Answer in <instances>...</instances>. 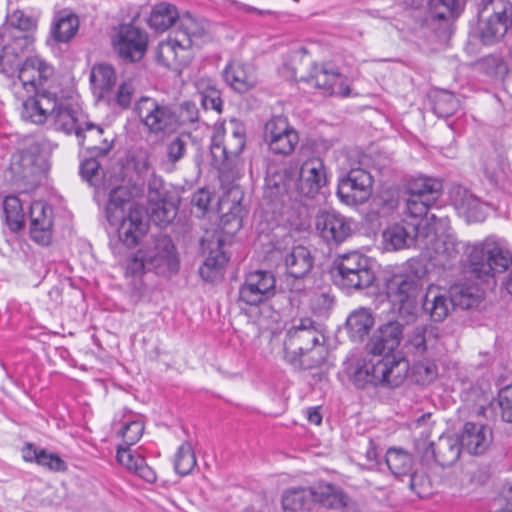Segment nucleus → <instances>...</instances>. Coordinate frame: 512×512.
<instances>
[{
    "instance_id": "nucleus-59",
    "label": "nucleus",
    "mask_w": 512,
    "mask_h": 512,
    "mask_svg": "<svg viewBox=\"0 0 512 512\" xmlns=\"http://www.w3.org/2000/svg\"><path fill=\"white\" fill-rule=\"evenodd\" d=\"M498 397L502 419L512 423V385L501 389Z\"/></svg>"
},
{
    "instance_id": "nucleus-56",
    "label": "nucleus",
    "mask_w": 512,
    "mask_h": 512,
    "mask_svg": "<svg viewBox=\"0 0 512 512\" xmlns=\"http://www.w3.org/2000/svg\"><path fill=\"white\" fill-rule=\"evenodd\" d=\"M479 65L489 75L502 76L507 72V67L502 58L496 55H488L482 58Z\"/></svg>"
},
{
    "instance_id": "nucleus-4",
    "label": "nucleus",
    "mask_w": 512,
    "mask_h": 512,
    "mask_svg": "<svg viewBox=\"0 0 512 512\" xmlns=\"http://www.w3.org/2000/svg\"><path fill=\"white\" fill-rule=\"evenodd\" d=\"M179 259L171 238L159 234L151 236L137 252L131 254L125 262L126 274L139 276L146 271L159 275L177 272Z\"/></svg>"
},
{
    "instance_id": "nucleus-40",
    "label": "nucleus",
    "mask_w": 512,
    "mask_h": 512,
    "mask_svg": "<svg viewBox=\"0 0 512 512\" xmlns=\"http://www.w3.org/2000/svg\"><path fill=\"white\" fill-rule=\"evenodd\" d=\"M179 12L175 5L168 2H160L152 7L148 20L149 26L160 32L168 30L177 20L180 24Z\"/></svg>"
},
{
    "instance_id": "nucleus-36",
    "label": "nucleus",
    "mask_w": 512,
    "mask_h": 512,
    "mask_svg": "<svg viewBox=\"0 0 512 512\" xmlns=\"http://www.w3.org/2000/svg\"><path fill=\"white\" fill-rule=\"evenodd\" d=\"M315 504L326 508L340 509L349 506L350 499L343 490L331 483L319 482L312 486Z\"/></svg>"
},
{
    "instance_id": "nucleus-63",
    "label": "nucleus",
    "mask_w": 512,
    "mask_h": 512,
    "mask_svg": "<svg viewBox=\"0 0 512 512\" xmlns=\"http://www.w3.org/2000/svg\"><path fill=\"white\" fill-rule=\"evenodd\" d=\"M350 93L351 89L347 83V78L337 72V80H332L326 94L347 97Z\"/></svg>"
},
{
    "instance_id": "nucleus-14",
    "label": "nucleus",
    "mask_w": 512,
    "mask_h": 512,
    "mask_svg": "<svg viewBox=\"0 0 512 512\" xmlns=\"http://www.w3.org/2000/svg\"><path fill=\"white\" fill-rule=\"evenodd\" d=\"M245 146L244 127L237 121H230L225 128H218L211 142V154L215 160L227 161L241 154Z\"/></svg>"
},
{
    "instance_id": "nucleus-33",
    "label": "nucleus",
    "mask_w": 512,
    "mask_h": 512,
    "mask_svg": "<svg viewBox=\"0 0 512 512\" xmlns=\"http://www.w3.org/2000/svg\"><path fill=\"white\" fill-rule=\"evenodd\" d=\"M454 308L451 296L442 293L438 287L430 286L423 298L422 309L435 322L443 321Z\"/></svg>"
},
{
    "instance_id": "nucleus-22",
    "label": "nucleus",
    "mask_w": 512,
    "mask_h": 512,
    "mask_svg": "<svg viewBox=\"0 0 512 512\" xmlns=\"http://www.w3.org/2000/svg\"><path fill=\"white\" fill-rule=\"evenodd\" d=\"M326 181V171L322 159L306 160L300 168L299 179L296 181L299 198L302 196L313 198L326 184Z\"/></svg>"
},
{
    "instance_id": "nucleus-30",
    "label": "nucleus",
    "mask_w": 512,
    "mask_h": 512,
    "mask_svg": "<svg viewBox=\"0 0 512 512\" xmlns=\"http://www.w3.org/2000/svg\"><path fill=\"white\" fill-rule=\"evenodd\" d=\"M223 76L225 82L239 93L249 91L257 83L254 67L238 60L231 61L225 67Z\"/></svg>"
},
{
    "instance_id": "nucleus-11",
    "label": "nucleus",
    "mask_w": 512,
    "mask_h": 512,
    "mask_svg": "<svg viewBox=\"0 0 512 512\" xmlns=\"http://www.w3.org/2000/svg\"><path fill=\"white\" fill-rule=\"evenodd\" d=\"M507 4L504 0H482L479 12L478 35L482 43L498 42L507 32Z\"/></svg>"
},
{
    "instance_id": "nucleus-53",
    "label": "nucleus",
    "mask_w": 512,
    "mask_h": 512,
    "mask_svg": "<svg viewBox=\"0 0 512 512\" xmlns=\"http://www.w3.org/2000/svg\"><path fill=\"white\" fill-rule=\"evenodd\" d=\"M188 142L189 136L182 134L172 138L166 143V161L167 164L172 166V168L186 154Z\"/></svg>"
},
{
    "instance_id": "nucleus-41",
    "label": "nucleus",
    "mask_w": 512,
    "mask_h": 512,
    "mask_svg": "<svg viewBox=\"0 0 512 512\" xmlns=\"http://www.w3.org/2000/svg\"><path fill=\"white\" fill-rule=\"evenodd\" d=\"M374 325V317L369 309L359 308L350 313L346 327L354 341H363Z\"/></svg>"
},
{
    "instance_id": "nucleus-62",
    "label": "nucleus",
    "mask_w": 512,
    "mask_h": 512,
    "mask_svg": "<svg viewBox=\"0 0 512 512\" xmlns=\"http://www.w3.org/2000/svg\"><path fill=\"white\" fill-rule=\"evenodd\" d=\"M135 91V87L131 81L123 82L117 92L116 102L122 108H128Z\"/></svg>"
},
{
    "instance_id": "nucleus-34",
    "label": "nucleus",
    "mask_w": 512,
    "mask_h": 512,
    "mask_svg": "<svg viewBox=\"0 0 512 512\" xmlns=\"http://www.w3.org/2000/svg\"><path fill=\"white\" fill-rule=\"evenodd\" d=\"M381 355L371 354L368 358L357 364L352 373V381L359 388H365L368 385H381V373L383 367L380 365Z\"/></svg>"
},
{
    "instance_id": "nucleus-57",
    "label": "nucleus",
    "mask_w": 512,
    "mask_h": 512,
    "mask_svg": "<svg viewBox=\"0 0 512 512\" xmlns=\"http://www.w3.org/2000/svg\"><path fill=\"white\" fill-rule=\"evenodd\" d=\"M416 381L420 384H428L437 376V367L433 362H420L414 366Z\"/></svg>"
},
{
    "instance_id": "nucleus-49",
    "label": "nucleus",
    "mask_w": 512,
    "mask_h": 512,
    "mask_svg": "<svg viewBox=\"0 0 512 512\" xmlns=\"http://www.w3.org/2000/svg\"><path fill=\"white\" fill-rule=\"evenodd\" d=\"M148 209L150 219L157 225L169 224L177 214L175 205L167 199L150 204Z\"/></svg>"
},
{
    "instance_id": "nucleus-52",
    "label": "nucleus",
    "mask_w": 512,
    "mask_h": 512,
    "mask_svg": "<svg viewBox=\"0 0 512 512\" xmlns=\"http://www.w3.org/2000/svg\"><path fill=\"white\" fill-rule=\"evenodd\" d=\"M163 106L164 104L159 103L156 99L145 96L135 103L134 112L142 125L147 128L148 123L158 114L157 110H160Z\"/></svg>"
},
{
    "instance_id": "nucleus-60",
    "label": "nucleus",
    "mask_w": 512,
    "mask_h": 512,
    "mask_svg": "<svg viewBox=\"0 0 512 512\" xmlns=\"http://www.w3.org/2000/svg\"><path fill=\"white\" fill-rule=\"evenodd\" d=\"M37 463L53 471L66 470L65 462L58 455L47 453L45 450H39Z\"/></svg>"
},
{
    "instance_id": "nucleus-29",
    "label": "nucleus",
    "mask_w": 512,
    "mask_h": 512,
    "mask_svg": "<svg viewBox=\"0 0 512 512\" xmlns=\"http://www.w3.org/2000/svg\"><path fill=\"white\" fill-rule=\"evenodd\" d=\"M440 330L437 326L426 324L415 327L407 336L405 349L407 353L422 356L437 348Z\"/></svg>"
},
{
    "instance_id": "nucleus-3",
    "label": "nucleus",
    "mask_w": 512,
    "mask_h": 512,
    "mask_svg": "<svg viewBox=\"0 0 512 512\" xmlns=\"http://www.w3.org/2000/svg\"><path fill=\"white\" fill-rule=\"evenodd\" d=\"M284 350L286 359L294 366L302 369L317 367L326 356L324 335L311 319H301L287 331Z\"/></svg>"
},
{
    "instance_id": "nucleus-58",
    "label": "nucleus",
    "mask_w": 512,
    "mask_h": 512,
    "mask_svg": "<svg viewBox=\"0 0 512 512\" xmlns=\"http://www.w3.org/2000/svg\"><path fill=\"white\" fill-rule=\"evenodd\" d=\"M410 489L419 497H426L431 493V482L424 473L415 472L410 475Z\"/></svg>"
},
{
    "instance_id": "nucleus-9",
    "label": "nucleus",
    "mask_w": 512,
    "mask_h": 512,
    "mask_svg": "<svg viewBox=\"0 0 512 512\" xmlns=\"http://www.w3.org/2000/svg\"><path fill=\"white\" fill-rule=\"evenodd\" d=\"M387 227L383 240L387 249L400 250L412 245L428 247L435 241V229L431 225L421 226L419 216H409Z\"/></svg>"
},
{
    "instance_id": "nucleus-17",
    "label": "nucleus",
    "mask_w": 512,
    "mask_h": 512,
    "mask_svg": "<svg viewBox=\"0 0 512 512\" xmlns=\"http://www.w3.org/2000/svg\"><path fill=\"white\" fill-rule=\"evenodd\" d=\"M373 179L369 172L361 169H351L346 177L338 184L337 195L347 205L362 204L371 195Z\"/></svg>"
},
{
    "instance_id": "nucleus-61",
    "label": "nucleus",
    "mask_w": 512,
    "mask_h": 512,
    "mask_svg": "<svg viewBox=\"0 0 512 512\" xmlns=\"http://www.w3.org/2000/svg\"><path fill=\"white\" fill-rule=\"evenodd\" d=\"M80 174L86 181L91 184L97 181L100 174V164L96 160V157L92 156L81 163Z\"/></svg>"
},
{
    "instance_id": "nucleus-31",
    "label": "nucleus",
    "mask_w": 512,
    "mask_h": 512,
    "mask_svg": "<svg viewBox=\"0 0 512 512\" xmlns=\"http://www.w3.org/2000/svg\"><path fill=\"white\" fill-rule=\"evenodd\" d=\"M451 200L455 208L466 217L468 222L484 221L486 217L484 205L464 187H454L451 191Z\"/></svg>"
},
{
    "instance_id": "nucleus-28",
    "label": "nucleus",
    "mask_w": 512,
    "mask_h": 512,
    "mask_svg": "<svg viewBox=\"0 0 512 512\" xmlns=\"http://www.w3.org/2000/svg\"><path fill=\"white\" fill-rule=\"evenodd\" d=\"M143 191V185L137 182L130 185H120L112 189L106 206L108 221L113 225L117 224L120 217H122L124 206L130 199L141 196Z\"/></svg>"
},
{
    "instance_id": "nucleus-35",
    "label": "nucleus",
    "mask_w": 512,
    "mask_h": 512,
    "mask_svg": "<svg viewBox=\"0 0 512 512\" xmlns=\"http://www.w3.org/2000/svg\"><path fill=\"white\" fill-rule=\"evenodd\" d=\"M116 457L122 466L136 473L144 481L154 483L157 480L156 472L147 465L141 454L136 453L130 448L119 446Z\"/></svg>"
},
{
    "instance_id": "nucleus-18",
    "label": "nucleus",
    "mask_w": 512,
    "mask_h": 512,
    "mask_svg": "<svg viewBox=\"0 0 512 512\" xmlns=\"http://www.w3.org/2000/svg\"><path fill=\"white\" fill-rule=\"evenodd\" d=\"M274 294V276L261 270L249 273L239 289V299L248 305H258Z\"/></svg>"
},
{
    "instance_id": "nucleus-21",
    "label": "nucleus",
    "mask_w": 512,
    "mask_h": 512,
    "mask_svg": "<svg viewBox=\"0 0 512 512\" xmlns=\"http://www.w3.org/2000/svg\"><path fill=\"white\" fill-rule=\"evenodd\" d=\"M458 0H429L427 22L439 38L447 39L453 21L460 15Z\"/></svg>"
},
{
    "instance_id": "nucleus-5",
    "label": "nucleus",
    "mask_w": 512,
    "mask_h": 512,
    "mask_svg": "<svg viewBox=\"0 0 512 512\" xmlns=\"http://www.w3.org/2000/svg\"><path fill=\"white\" fill-rule=\"evenodd\" d=\"M242 227V218L236 212L225 213L220 220V229L206 232L201 240L204 261L199 269L200 276L207 282H215L223 276L229 257L224 246Z\"/></svg>"
},
{
    "instance_id": "nucleus-50",
    "label": "nucleus",
    "mask_w": 512,
    "mask_h": 512,
    "mask_svg": "<svg viewBox=\"0 0 512 512\" xmlns=\"http://www.w3.org/2000/svg\"><path fill=\"white\" fill-rule=\"evenodd\" d=\"M459 108V101L454 94L440 91L433 98V111L438 117H449Z\"/></svg>"
},
{
    "instance_id": "nucleus-39",
    "label": "nucleus",
    "mask_w": 512,
    "mask_h": 512,
    "mask_svg": "<svg viewBox=\"0 0 512 512\" xmlns=\"http://www.w3.org/2000/svg\"><path fill=\"white\" fill-rule=\"evenodd\" d=\"M285 266L289 276L297 279L306 276L313 267V258L308 248L295 246L285 256Z\"/></svg>"
},
{
    "instance_id": "nucleus-45",
    "label": "nucleus",
    "mask_w": 512,
    "mask_h": 512,
    "mask_svg": "<svg viewBox=\"0 0 512 512\" xmlns=\"http://www.w3.org/2000/svg\"><path fill=\"white\" fill-rule=\"evenodd\" d=\"M31 45V39L29 37L15 36L14 44H11L7 40L1 43L2 47L0 50V71H5V66L12 67L19 53H22Z\"/></svg>"
},
{
    "instance_id": "nucleus-54",
    "label": "nucleus",
    "mask_w": 512,
    "mask_h": 512,
    "mask_svg": "<svg viewBox=\"0 0 512 512\" xmlns=\"http://www.w3.org/2000/svg\"><path fill=\"white\" fill-rule=\"evenodd\" d=\"M332 80H337V71L328 68L326 65L314 66L307 81L313 84L316 88L323 90L326 94L327 90L332 83Z\"/></svg>"
},
{
    "instance_id": "nucleus-48",
    "label": "nucleus",
    "mask_w": 512,
    "mask_h": 512,
    "mask_svg": "<svg viewBox=\"0 0 512 512\" xmlns=\"http://www.w3.org/2000/svg\"><path fill=\"white\" fill-rule=\"evenodd\" d=\"M79 27L78 17L74 14L61 15L57 18L52 33L58 42H67L76 34Z\"/></svg>"
},
{
    "instance_id": "nucleus-6",
    "label": "nucleus",
    "mask_w": 512,
    "mask_h": 512,
    "mask_svg": "<svg viewBox=\"0 0 512 512\" xmlns=\"http://www.w3.org/2000/svg\"><path fill=\"white\" fill-rule=\"evenodd\" d=\"M205 34L206 28L202 22L190 14H184L180 18L174 37H169L158 44L156 50L158 63L173 69L188 64L191 59L190 49L199 45Z\"/></svg>"
},
{
    "instance_id": "nucleus-51",
    "label": "nucleus",
    "mask_w": 512,
    "mask_h": 512,
    "mask_svg": "<svg viewBox=\"0 0 512 512\" xmlns=\"http://www.w3.org/2000/svg\"><path fill=\"white\" fill-rule=\"evenodd\" d=\"M196 466V457L190 443L184 442L175 455L174 467L178 474L188 475Z\"/></svg>"
},
{
    "instance_id": "nucleus-16",
    "label": "nucleus",
    "mask_w": 512,
    "mask_h": 512,
    "mask_svg": "<svg viewBox=\"0 0 512 512\" xmlns=\"http://www.w3.org/2000/svg\"><path fill=\"white\" fill-rule=\"evenodd\" d=\"M112 42L122 58L133 62L143 57L147 49L148 35L132 24H121L116 29Z\"/></svg>"
},
{
    "instance_id": "nucleus-32",
    "label": "nucleus",
    "mask_w": 512,
    "mask_h": 512,
    "mask_svg": "<svg viewBox=\"0 0 512 512\" xmlns=\"http://www.w3.org/2000/svg\"><path fill=\"white\" fill-rule=\"evenodd\" d=\"M36 26L37 20L34 17L26 15L21 10H16L8 16L6 24L0 29V44L5 40L14 44L15 36L29 37L32 43L33 39L26 32L34 30Z\"/></svg>"
},
{
    "instance_id": "nucleus-26",
    "label": "nucleus",
    "mask_w": 512,
    "mask_h": 512,
    "mask_svg": "<svg viewBox=\"0 0 512 512\" xmlns=\"http://www.w3.org/2000/svg\"><path fill=\"white\" fill-rule=\"evenodd\" d=\"M29 216L32 239L41 245H48L52 237V208L42 201H35L30 206Z\"/></svg>"
},
{
    "instance_id": "nucleus-25",
    "label": "nucleus",
    "mask_w": 512,
    "mask_h": 512,
    "mask_svg": "<svg viewBox=\"0 0 512 512\" xmlns=\"http://www.w3.org/2000/svg\"><path fill=\"white\" fill-rule=\"evenodd\" d=\"M119 221L118 235L127 246L136 245L148 229L147 211L142 206H131L128 215H122Z\"/></svg>"
},
{
    "instance_id": "nucleus-23",
    "label": "nucleus",
    "mask_w": 512,
    "mask_h": 512,
    "mask_svg": "<svg viewBox=\"0 0 512 512\" xmlns=\"http://www.w3.org/2000/svg\"><path fill=\"white\" fill-rule=\"evenodd\" d=\"M79 146L85 148L92 156L107 155L113 147L114 137L111 133L90 121H87L76 136Z\"/></svg>"
},
{
    "instance_id": "nucleus-19",
    "label": "nucleus",
    "mask_w": 512,
    "mask_h": 512,
    "mask_svg": "<svg viewBox=\"0 0 512 512\" xmlns=\"http://www.w3.org/2000/svg\"><path fill=\"white\" fill-rule=\"evenodd\" d=\"M352 221L335 210H320L315 226L320 236L328 243H341L351 236Z\"/></svg>"
},
{
    "instance_id": "nucleus-47",
    "label": "nucleus",
    "mask_w": 512,
    "mask_h": 512,
    "mask_svg": "<svg viewBox=\"0 0 512 512\" xmlns=\"http://www.w3.org/2000/svg\"><path fill=\"white\" fill-rule=\"evenodd\" d=\"M3 210L8 227L18 231L24 226V212L20 200L16 196H7L3 202Z\"/></svg>"
},
{
    "instance_id": "nucleus-38",
    "label": "nucleus",
    "mask_w": 512,
    "mask_h": 512,
    "mask_svg": "<svg viewBox=\"0 0 512 512\" xmlns=\"http://www.w3.org/2000/svg\"><path fill=\"white\" fill-rule=\"evenodd\" d=\"M315 504L312 486L291 487L282 494V508L286 512H298L300 510H311Z\"/></svg>"
},
{
    "instance_id": "nucleus-64",
    "label": "nucleus",
    "mask_w": 512,
    "mask_h": 512,
    "mask_svg": "<svg viewBox=\"0 0 512 512\" xmlns=\"http://www.w3.org/2000/svg\"><path fill=\"white\" fill-rule=\"evenodd\" d=\"M179 126L186 123H193L198 119V109L194 103L184 102L180 106V114L177 115Z\"/></svg>"
},
{
    "instance_id": "nucleus-24",
    "label": "nucleus",
    "mask_w": 512,
    "mask_h": 512,
    "mask_svg": "<svg viewBox=\"0 0 512 512\" xmlns=\"http://www.w3.org/2000/svg\"><path fill=\"white\" fill-rule=\"evenodd\" d=\"M403 337V326L398 321H389L381 325L373 334L368 349L371 354L393 355Z\"/></svg>"
},
{
    "instance_id": "nucleus-37",
    "label": "nucleus",
    "mask_w": 512,
    "mask_h": 512,
    "mask_svg": "<svg viewBox=\"0 0 512 512\" xmlns=\"http://www.w3.org/2000/svg\"><path fill=\"white\" fill-rule=\"evenodd\" d=\"M380 365L383 367L381 373V385L397 387L403 383L407 377L409 364L403 358H396L394 355H384L380 359Z\"/></svg>"
},
{
    "instance_id": "nucleus-2",
    "label": "nucleus",
    "mask_w": 512,
    "mask_h": 512,
    "mask_svg": "<svg viewBox=\"0 0 512 512\" xmlns=\"http://www.w3.org/2000/svg\"><path fill=\"white\" fill-rule=\"evenodd\" d=\"M436 252L449 261L463 252L467 271L482 282H488L496 273L505 272L512 264V253L492 238L469 244L448 234L438 243Z\"/></svg>"
},
{
    "instance_id": "nucleus-27",
    "label": "nucleus",
    "mask_w": 512,
    "mask_h": 512,
    "mask_svg": "<svg viewBox=\"0 0 512 512\" xmlns=\"http://www.w3.org/2000/svg\"><path fill=\"white\" fill-rule=\"evenodd\" d=\"M492 431L483 424L467 422L462 430L460 445L471 455H482L492 443Z\"/></svg>"
},
{
    "instance_id": "nucleus-13",
    "label": "nucleus",
    "mask_w": 512,
    "mask_h": 512,
    "mask_svg": "<svg viewBox=\"0 0 512 512\" xmlns=\"http://www.w3.org/2000/svg\"><path fill=\"white\" fill-rule=\"evenodd\" d=\"M263 139L272 153L283 156L292 154L299 143L297 131L283 116H275L266 122Z\"/></svg>"
},
{
    "instance_id": "nucleus-10",
    "label": "nucleus",
    "mask_w": 512,
    "mask_h": 512,
    "mask_svg": "<svg viewBox=\"0 0 512 512\" xmlns=\"http://www.w3.org/2000/svg\"><path fill=\"white\" fill-rule=\"evenodd\" d=\"M11 181L22 192L34 190L45 174V162L37 146L13 154L9 166Z\"/></svg>"
},
{
    "instance_id": "nucleus-46",
    "label": "nucleus",
    "mask_w": 512,
    "mask_h": 512,
    "mask_svg": "<svg viewBox=\"0 0 512 512\" xmlns=\"http://www.w3.org/2000/svg\"><path fill=\"white\" fill-rule=\"evenodd\" d=\"M385 461L395 476L407 475L413 466L411 454L401 448H390L386 452Z\"/></svg>"
},
{
    "instance_id": "nucleus-20",
    "label": "nucleus",
    "mask_w": 512,
    "mask_h": 512,
    "mask_svg": "<svg viewBox=\"0 0 512 512\" xmlns=\"http://www.w3.org/2000/svg\"><path fill=\"white\" fill-rule=\"evenodd\" d=\"M296 180L286 171L268 172L265 178L264 197L272 203L288 205L300 201Z\"/></svg>"
},
{
    "instance_id": "nucleus-44",
    "label": "nucleus",
    "mask_w": 512,
    "mask_h": 512,
    "mask_svg": "<svg viewBox=\"0 0 512 512\" xmlns=\"http://www.w3.org/2000/svg\"><path fill=\"white\" fill-rule=\"evenodd\" d=\"M450 296L454 307L470 309L478 305L482 298V292L476 285H455L451 288Z\"/></svg>"
},
{
    "instance_id": "nucleus-8",
    "label": "nucleus",
    "mask_w": 512,
    "mask_h": 512,
    "mask_svg": "<svg viewBox=\"0 0 512 512\" xmlns=\"http://www.w3.org/2000/svg\"><path fill=\"white\" fill-rule=\"evenodd\" d=\"M336 284L347 292L372 285L375 279L370 259L358 251L341 254L334 260Z\"/></svg>"
},
{
    "instance_id": "nucleus-7",
    "label": "nucleus",
    "mask_w": 512,
    "mask_h": 512,
    "mask_svg": "<svg viewBox=\"0 0 512 512\" xmlns=\"http://www.w3.org/2000/svg\"><path fill=\"white\" fill-rule=\"evenodd\" d=\"M423 281L416 274L396 275L387 284L392 309L406 323L414 322L420 313Z\"/></svg>"
},
{
    "instance_id": "nucleus-1",
    "label": "nucleus",
    "mask_w": 512,
    "mask_h": 512,
    "mask_svg": "<svg viewBox=\"0 0 512 512\" xmlns=\"http://www.w3.org/2000/svg\"><path fill=\"white\" fill-rule=\"evenodd\" d=\"M52 74V67L36 57L27 59L21 65L18 78L13 82L15 93L19 94V88L35 92L33 97L23 102L21 117L37 125L50 119L55 130L76 137L88 120L84 119L79 106L72 99L58 98L54 92L42 89Z\"/></svg>"
},
{
    "instance_id": "nucleus-42",
    "label": "nucleus",
    "mask_w": 512,
    "mask_h": 512,
    "mask_svg": "<svg viewBox=\"0 0 512 512\" xmlns=\"http://www.w3.org/2000/svg\"><path fill=\"white\" fill-rule=\"evenodd\" d=\"M90 81L94 94L102 98L116 83L115 71L111 65L97 64L91 70Z\"/></svg>"
},
{
    "instance_id": "nucleus-43",
    "label": "nucleus",
    "mask_w": 512,
    "mask_h": 512,
    "mask_svg": "<svg viewBox=\"0 0 512 512\" xmlns=\"http://www.w3.org/2000/svg\"><path fill=\"white\" fill-rule=\"evenodd\" d=\"M157 112L158 114L148 123L146 128L150 134L159 135L169 133L179 127L178 116L170 105L164 104Z\"/></svg>"
},
{
    "instance_id": "nucleus-15",
    "label": "nucleus",
    "mask_w": 512,
    "mask_h": 512,
    "mask_svg": "<svg viewBox=\"0 0 512 512\" xmlns=\"http://www.w3.org/2000/svg\"><path fill=\"white\" fill-rule=\"evenodd\" d=\"M461 448L459 438L453 435H442L435 442H422L417 445L424 463L436 462L441 467H449L456 463Z\"/></svg>"
},
{
    "instance_id": "nucleus-55",
    "label": "nucleus",
    "mask_w": 512,
    "mask_h": 512,
    "mask_svg": "<svg viewBox=\"0 0 512 512\" xmlns=\"http://www.w3.org/2000/svg\"><path fill=\"white\" fill-rule=\"evenodd\" d=\"M144 432V424L140 420L128 422L122 428L121 434L125 443L124 448H130L141 438Z\"/></svg>"
},
{
    "instance_id": "nucleus-12",
    "label": "nucleus",
    "mask_w": 512,
    "mask_h": 512,
    "mask_svg": "<svg viewBox=\"0 0 512 512\" xmlns=\"http://www.w3.org/2000/svg\"><path fill=\"white\" fill-rule=\"evenodd\" d=\"M406 189V213L409 216H423L440 197L442 183L435 178L419 176L411 179Z\"/></svg>"
}]
</instances>
